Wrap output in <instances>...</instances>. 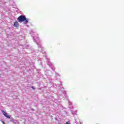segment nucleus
I'll list each match as a JSON object with an SVG mask.
<instances>
[{
	"mask_svg": "<svg viewBox=\"0 0 124 124\" xmlns=\"http://www.w3.org/2000/svg\"><path fill=\"white\" fill-rule=\"evenodd\" d=\"M17 21L19 23H22V22L25 21V23H29V21H28V19L26 18V16H20L17 18Z\"/></svg>",
	"mask_w": 124,
	"mask_h": 124,
	"instance_id": "1",
	"label": "nucleus"
},
{
	"mask_svg": "<svg viewBox=\"0 0 124 124\" xmlns=\"http://www.w3.org/2000/svg\"><path fill=\"white\" fill-rule=\"evenodd\" d=\"M1 112L3 115H4V117H6V118H7L8 119H10V116H9V115L7 114L5 111H4V110H2Z\"/></svg>",
	"mask_w": 124,
	"mask_h": 124,
	"instance_id": "2",
	"label": "nucleus"
},
{
	"mask_svg": "<svg viewBox=\"0 0 124 124\" xmlns=\"http://www.w3.org/2000/svg\"><path fill=\"white\" fill-rule=\"evenodd\" d=\"M66 124H70L69 121L66 122Z\"/></svg>",
	"mask_w": 124,
	"mask_h": 124,
	"instance_id": "4",
	"label": "nucleus"
},
{
	"mask_svg": "<svg viewBox=\"0 0 124 124\" xmlns=\"http://www.w3.org/2000/svg\"><path fill=\"white\" fill-rule=\"evenodd\" d=\"M14 26L15 28H18V27H19V23H18V21H16L14 22Z\"/></svg>",
	"mask_w": 124,
	"mask_h": 124,
	"instance_id": "3",
	"label": "nucleus"
},
{
	"mask_svg": "<svg viewBox=\"0 0 124 124\" xmlns=\"http://www.w3.org/2000/svg\"><path fill=\"white\" fill-rule=\"evenodd\" d=\"M32 89H33V90H34V87L32 86Z\"/></svg>",
	"mask_w": 124,
	"mask_h": 124,
	"instance_id": "5",
	"label": "nucleus"
}]
</instances>
